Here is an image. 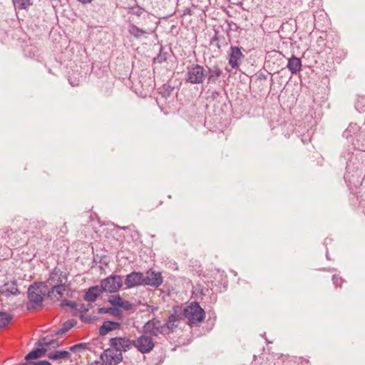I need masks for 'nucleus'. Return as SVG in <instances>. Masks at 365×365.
Instances as JSON below:
<instances>
[{
  "instance_id": "nucleus-1",
  "label": "nucleus",
  "mask_w": 365,
  "mask_h": 365,
  "mask_svg": "<svg viewBox=\"0 0 365 365\" xmlns=\"http://www.w3.org/2000/svg\"><path fill=\"white\" fill-rule=\"evenodd\" d=\"M361 128L356 123H350L348 128L343 132V137L345 138L352 145V147L341 153V160H344L346 163V173L344 174V178L346 181L348 179V173L354 171L355 163L354 162V150L359 145L355 143V140L359 141V139L364 135V133L360 131Z\"/></svg>"
},
{
  "instance_id": "nucleus-2",
  "label": "nucleus",
  "mask_w": 365,
  "mask_h": 365,
  "mask_svg": "<svg viewBox=\"0 0 365 365\" xmlns=\"http://www.w3.org/2000/svg\"><path fill=\"white\" fill-rule=\"evenodd\" d=\"M47 288L48 284L43 282H35L29 286L27 290V310L31 311L43 307Z\"/></svg>"
},
{
  "instance_id": "nucleus-3",
  "label": "nucleus",
  "mask_w": 365,
  "mask_h": 365,
  "mask_svg": "<svg viewBox=\"0 0 365 365\" xmlns=\"http://www.w3.org/2000/svg\"><path fill=\"white\" fill-rule=\"evenodd\" d=\"M207 77V69L204 66L192 63L186 67L184 80L190 84L203 83Z\"/></svg>"
},
{
  "instance_id": "nucleus-4",
  "label": "nucleus",
  "mask_w": 365,
  "mask_h": 365,
  "mask_svg": "<svg viewBox=\"0 0 365 365\" xmlns=\"http://www.w3.org/2000/svg\"><path fill=\"white\" fill-rule=\"evenodd\" d=\"M182 314L188 319L190 324L202 322L205 317L204 309L197 302H192L189 306L185 307Z\"/></svg>"
},
{
  "instance_id": "nucleus-5",
  "label": "nucleus",
  "mask_w": 365,
  "mask_h": 365,
  "mask_svg": "<svg viewBox=\"0 0 365 365\" xmlns=\"http://www.w3.org/2000/svg\"><path fill=\"white\" fill-rule=\"evenodd\" d=\"M123 279L120 275L111 274L101 282L100 287L103 292L114 293L122 287Z\"/></svg>"
},
{
  "instance_id": "nucleus-6",
  "label": "nucleus",
  "mask_w": 365,
  "mask_h": 365,
  "mask_svg": "<svg viewBox=\"0 0 365 365\" xmlns=\"http://www.w3.org/2000/svg\"><path fill=\"white\" fill-rule=\"evenodd\" d=\"M143 331L152 336H158L165 332L163 324L158 318H153L147 322L143 327Z\"/></svg>"
},
{
  "instance_id": "nucleus-7",
  "label": "nucleus",
  "mask_w": 365,
  "mask_h": 365,
  "mask_svg": "<svg viewBox=\"0 0 365 365\" xmlns=\"http://www.w3.org/2000/svg\"><path fill=\"white\" fill-rule=\"evenodd\" d=\"M67 281L68 274L63 272L59 268L55 267L51 271L46 283L48 284V287L55 286L58 287V285L66 284Z\"/></svg>"
},
{
  "instance_id": "nucleus-8",
  "label": "nucleus",
  "mask_w": 365,
  "mask_h": 365,
  "mask_svg": "<svg viewBox=\"0 0 365 365\" xmlns=\"http://www.w3.org/2000/svg\"><path fill=\"white\" fill-rule=\"evenodd\" d=\"M163 282V277L160 272L150 269L144 273V285L158 289Z\"/></svg>"
},
{
  "instance_id": "nucleus-9",
  "label": "nucleus",
  "mask_w": 365,
  "mask_h": 365,
  "mask_svg": "<svg viewBox=\"0 0 365 365\" xmlns=\"http://www.w3.org/2000/svg\"><path fill=\"white\" fill-rule=\"evenodd\" d=\"M110 348L118 352H126L130 350L133 346V341L127 337H113L108 341Z\"/></svg>"
},
{
  "instance_id": "nucleus-10",
  "label": "nucleus",
  "mask_w": 365,
  "mask_h": 365,
  "mask_svg": "<svg viewBox=\"0 0 365 365\" xmlns=\"http://www.w3.org/2000/svg\"><path fill=\"white\" fill-rule=\"evenodd\" d=\"M227 55L228 63L232 68L234 69L239 68L242 61L245 58V56L242 52V48L235 46H230V50L227 52Z\"/></svg>"
},
{
  "instance_id": "nucleus-11",
  "label": "nucleus",
  "mask_w": 365,
  "mask_h": 365,
  "mask_svg": "<svg viewBox=\"0 0 365 365\" xmlns=\"http://www.w3.org/2000/svg\"><path fill=\"white\" fill-rule=\"evenodd\" d=\"M133 346L142 354L151 351L154 347V342L150 336L141 335L133 341Z\"/></svg>"
},
{
  "instance_id": "nucleus-12",
  "label": "nucleus",
  "mask_w": 365,
  "mask_h": 365,
  "mask_svg": "<svg viewBox=\"0 0 365 365\" xmlns=\"http://www.w3.org/2000/svg\"><path fill=\"white\" fill-rule=\"evenodd\" d=\"M113 349L110 347L105 349L100 355V358L106 365H118L123 359V354L120 352L113 354Z\"/></svg>"
},
{
  "instance_id": "nucleus-13",
  "label": "nucleus",
  "mask_w": 365,
  "mask_h": 365,
  "mask_svg": "<svg viewBox=\"0 0 365 365\" xmlns=\"http://www.w3.org/2000/svg\"><path fill=\"white\" fill-rule=\"evenodd\" d=\"M125 284L128 288L144 285V273L135 271L130 272L125 277Z\"/></svg>"
},
{
  "instance_id": "nucleus-14",
  "label": "nucleus",
  "mask_w": 365,
  "mask_h": 365,
  "mask_svg": "<svg viewBox=\"0 0 365 365\" xmlns=\"http://www.w3.org/2000/svg\"><path fill=\"white\" fill-rule=\"evenodd\" d=\"M0 294L6 297L20 294L21 292L18 288L16 279H14L11 281H8L1 285L0 287Z\"/></svg>"
},
{
  "instance_id": "nucleus-15",
  "label": "nucleus",
  "mask_w": 365,
  "mask_h": 365,
  "mask_svg": "<svg viewBox=\"0 0 365 365\" xmlns=\"http://www.w3.org/2000/svg\"><path fill=\"white\" fill-rule=\"evenodd\" d=\"M182 315L181 308L178 307H173V313L168 317L167 323L163 324L165 330L168 329L170 331H173L175 327H177L175 322L180 319V317Z\"/></svg>"
},
{
  "instance_id": "nucleus-16",
  "label": "nucleus",
  "mask_w": 365,
  "mask_h": 365,
  "mask_svg": "<svg viewBox=\"0 0 365 365\" xmlns=\"http://www.w3.org/2000/svg\"><path fill=\"white\" fill-rule=\"evenodd\" d=\"M121 328V324L117 322L106 320L103 322V324L100 327L98 333L100 336H106L109 332L120 329Z\"/></svg>"
},
{
  "instance_id": "nucleus-17",
  "label": "nucleus",
  "mask_w": 365,
  "mask_h": 365,
  "mask_svg": "<svg viewBox=\"0 0 365 365\" xmlns=\"http://www.w3.org/2000/svg\"><path fill=\"white\" fill-rule=\"evenodd\" d=\"M222 75V71L217 64L207 67V77L208 83H215L220 77Z\"/></svg>"
},
{
  "instance_id": "nucleus-18",
  "label": "nucleus",
  "mask_w": 365,
  "mask_h": 365,
  "mask_svg": "<svg viewBox=\"0 0 365 365\" xmlns=\"http://www.w3.org/2000/svg\"><path fill=\"white\" fill-rule=\"evenodd\" d=\"M103 292L100 285L91 287L85 293L84 299L89 302H94Z\"/></svg>"
},
{
  "instance_id": "nucleus-19",
  "label": "nucleus",
  "mask_w": 365,
  "mask_h": 365,
  "mask_svg": "<svg viewBox=\"0 0 365 365\" xmlns=\"http://www.w3.org/2000/svg\"><path fill=\"white\" fill-rule=\"evenodd\" d=\"M287 67L292 73V74H296L301 70L302 61L300 58L296 57L295 56H292L289 58Z\"/></svg>"
},
{
  "instance_id": "nucleus-20",
  "label": "nucleus",
  "mask_w": 365,
  "mask_h": 365,
  "mask_svg": "<svg viewBox=\"0 0 365 365\" xmlns=\"http://www.w3.org/2000/svg\"><path fill=\"white\" fill-rule=\"evenodd\" d=\"M47 351V349L45 347H40L31 350L24 357L26 361H31L41 358L45 355Z\"/></svg>"
},
{
  "instance_id": "nucleus-21",
  "label": "nucleus",
  "mask_w": 365,
  "mask_h": 365,
  "mask_svg": "<svg viewBox=\"0 0 365 365\" xmlns=\"http://www.w3.org/2000/svg\"><path fill=\"white\" fill-rule=\"evenodd\" d=\"M98 312L99 314H110L118 318V319H121L123 317V312L120 309L111 307H101L98 309Z\"/></svg>"
},
{
  "instance_id": "nucleus-22",
  "label": "nucleus",
  "mask_w": 365,
  "mask_h": 365,
  "mask_svg": "<svg viewBox=\"0 0 365 365\" xmlns=\"http://www.w3.org/2000/svg\"><path fill=\"white\" fill-rule=\"evenodd\" d=\"M128 31L131 36H134L135 38L138 39L140 38L146 34L145 31L138 27L136 25L133 24H131L128 26Z\"/></svg>"
},
{
  "instance_id": "nucleus-23",
  "label": "nucleus",
  "mask_w": 365,
  "mask_h": 365,
  "mask_svg": "<svg viewBox=\"0 0 365 365\" xmlns=\"http://www.w3.org/2000/svg\"><path fill=\"white\" fill-rule=\"evenodd\" d=\"M225 42V36H220L217 31L215 30V35L211 38L210 46H215L220 51L221 50L222 44Z\"/></svg>"
},
{
  "instance_id": "nucleus-24",
  "label": "nucleus",
  "mask_w": 365,
  "mask_h": 365,
  "mask_svg": "<svg viewBox=\"0 0 365 365\" xmlns=\"http://www.w3.org/2000/svg\"><path fill=\"white\" fill-rule=\"evenodd\" d=\"M76 322L74 319H68L63 324L61 329L57 330L54 335H61L68 331L71 328H73L76 325Z\"/></svg>"
},
{
  "instance_id": "nucleus-25",
  "label": "nucleus",
  "mask_w": 365,
  "mask_h": 365,
  "mask_svg": "<svg viewBox=\"0 0 365 365\" xmlns=\"http://www.w3.org/2000/svg\"><path fill=\"white\" fill-rule=\"evenodd\" d=\"M71 354L67 350H59L55 352L49 353L47 356L51 360H58L60 359H66L70 356Z\"/></svg>"
},
{
  "instance_id": "nucleus-26",
  "label": "nucleus",
  "mask_w": 365,
  "mask_h": 365,
  "mask_svg": "<svg viewBox=\"0 0 365 365\" xmlns=\"http://www.w3.org/2000/svg\"><path fill=\"white\" fill-rule=\"evenodd\" d=\"M13 317L11 314L5 312H0V329L6 327L12 320Z\"/></svg>"
},
{
  "instance_id": "nucleus-27",
  "label": "nucleus",
  "mask_w": 365,
  "mask_h": 365,
  "mask_svg": "<svg viewBox=\"0 0 365 365\" xmlns=\"http://www.w3.org/2000/svg\"><path fill=\"white\" fill-rule=\"evenodd\" d=\"M16 9H27L31 5L30 0H12Z\"/></svg>"
},
{
  "instance_id": "nucleus-28",
  "label": "nucleus",
  "mask_w": 365,
  "mask_h": 365,
  "mask_svg": "<svg viewBox=\"0 0 365 365\" xmlns=\"http://www.w3.org/2000/svg\"><path fill=\"white\" fill-rule=\"evenodd\" d=\"M145 11V9L138 4H135L133 6L128 7V14L130 15H135L140 17L143 12Z\"/></svg>"
},
{
  "instance_id": "nucleus-29",
  "label": "nucleus",
  "mask_w": 365,
  "mask_h": 365,
  "mask_svg": "<svg viewBox=\"0 0 365 365\" xmlns=\"http://www.w3.org/2000/svg\"><path fill=\"white\" fill-rule=\"evenodd\" d=\"M168 53L165 51L163 46H160L158 56L154 58V62L162 63L168 59Z\"/></svg>"
},
{
  "instance_id": "nucleus-30",
  "label": "nucleus",
  "mask_w": 365,
  "mask_h": 365,
  "mask_svg": "<svg viewBox=\"0 0 365 365\" xmlns=\"http://www.w3.org/2000/svg\"><path fill=\"white\" fill-rule=\"evenodd\" d=\"M173 91V87L170 86V85L165 84L163 85L159 93L162 96V97L167 99L168 97H170Z\"/></svg>"
},
{
  "instance_id": "nucleus-31",
  "label": "nucleus",
  "mask_w": 365,
  "mask_h": 365,
  "mask_svg": "<svg viewBox=\"0 0 365 365\" xmlns=\"http://www.w3.org/2000/svg\"><path fill=\"white\" fill-rule=\"evenodd\" d=\"M122 297L118 294L112 296L108 299V302L113 305V307L119 309L122 302Z\"/></svg>"
},
{
  "instance_id": "nucleus-32",
  "label": "nucleus",
  "mask_w": 365,
  "mask_h": 365,
  "mask_svg": "<svg viewBox=\"0 0 365 365\" xmlns=\"http://www.w3.org/2000/svg\"><path fill=\"white\" fill-rule=\"evenodd\" d=\"M93 261L94 262H99L104 266H107L109 263V259L106 255L100 256L98 255H95L93 256Z\"/></svg>"
},
{
  "instance_id": "nucleus-33",
  "label": "nucleus",
  "mask_w": 365,
  "mask_h": 365,
  "mask_svg": "<svg viewBox=\"0 0 365 365\" xmlns=\"http://www.w3.org/2000/svg\"><path fill=\"white\" fill-rule=\"evenodd\" d=\"M334 55L335 60L339 63L342 59L345 58L346 52L344 49L336 48Z\"/></svg>"
},
{
  "instance_id": "nucleus-34",
  "label": "nucleus",
  "mask_w": 365,
  "mask_h": 365,
  "mask_svg": "<svg viewBox=\"0 0 365 365\" xmlns=\"http://www.w3.org/2000/svg\"><path fill=\"white\" fill-rule=\"evenodd\" d=\"M79 318H80L81 322H83L84 323H88V324H92L95 321L98 319V318L97 317H96V316L84 315L83 314H80Z\"/></svg>"
},
{
  "instance_id": "nucleus-35",
  "label": "nucleus",
  "mask_w": 365,
  "mask_h": 365,
  "mask_svg": "<svg viewBox=\"0 0 365 365\" xmlns=\"http://www.w3.org/2000/svg\"><path fill=\"white\" fill-rule=\"evenodd\" d=\"M88 347V344L86 343L82 342L73 346H70L69 350L73 352H81L84 349H86Z\"/></svg>"
},
{
  "instance_id": "nucleus-36",
  "label": "nucleus",
  "mask_w": 365,
  "mask_h": 365,
  "mask_svg": "<svg viewBox=\"0 0 365 365\" xmlns=\"http://www.w3.org/2000/svg\"><path fill=\"white\" fill-rule=\"evenodd\" d=\"M14 231L10 228H5L4 230H0V237L5 240H9L11 239V236L14 235Z\"/></svg>"
},
{
  "instance_id": "nucleus-37",
  "label": "nucleus",
  "mask_w": 365,
  "mask_h": 365,
  "mask_svg": "<svg viewBox=\"0 0 365 365\" xmlns=\"http://www.w3.org/2000/svg\"><path fill=\"white\" fill-rule=\"evenodd\" d=\"M51 339V336H46L44 337H42L36 342L35 345L40 347H43L44 346H49Z\"/></svg>"
},
{
  "instance_id": "nucleus-38",
  "label": "nucleus",
  "mask_w": 365,
  "mask_h": 365,
  "mask_svg": "<svg viewBox=\"0 0 365 365\" xmlns=\"http://www.w3.org/2000/svg\"><path fill=\"white\" fill-rule=\"evenodd\" d=\"M68 289H69V286L67 285L66 284L58 285V287H56V289H54L56 291V294H57L58 299L61 298L63 297V292L65 291L68 290Z\"/></svg>"
},
{
  "instance_id": "nucleus-39",
  "label": "nucleus",
  "mask_w": 365,
  "mask_h": 365,
  "mask_svg": "<svg viewBox=\"0 0 365 365\" xmlns=\"http://www.w3.org/2000/svg\"><path fill=\"white\" fill-rule=\"evenodd\" d=\"M60 307L61 308H64L65 307H69L71 309H77L78 304L76 302L63 299L60 303Z\"/></svg>"
},
{
  "instance_id": "nucleus-40",
  "label": "nucleus",
  "mask_w": 365,
  "mask_h": 365,
  "mask_svg": "<svg viewBox=\"0 0 365 365\" xmlns=\"http://www.w3.org/2000/svg\"><path fill=\"white\" fill-rule=\"evenodd\" d=\"M54 289H56V287L54 286V287H51V288L48 289L47 288L46 291H47V297L48 299H50L51 300H58V297H57V294L56 293V291Z\"/></svg>"
},
{
  "instance_id": "nucleus-41",
  "label": "nucleus",
  "mask_w": 365,
  "mask_h": 365,
  "mask_svg": "<svg viewBox=\"0 0 365 365\" xmlns=\"http://www.w3.org/2000/svg\"><path fill=\"white\" fill-rule=\"evenodd\" d=\"M355 108L360 113L365 111V97H362L361 100H358L355 103Z\"/></svg>"
},
{
  "instance_id": "nucleus-42",
  "label": "nucleus",
  "mask_w": 365,
  "mask_h": 365,
  "mask_svg": "<svg viewBox=\"0 0 365 365\" xmlns=\"http://www.w3.org/2000/svg\"><path fill=\"white\" fill-rule=\"evenodd\" d=\"M332 281H333V284H334V286L336 287H340L341 285V284L344 282V279L341 277H340L336 274L333 275Z\"/></svg>"
},
{
  "instance_id": "nucleus-43",
  "label": "nucleus",
  "mask_w": 365,
  "mask_h": 365,
  "mask_svg": "<svg viewBox=\"0 0 365 365\" xmlns=\"http://www.w3.org/2000/svg\"><path fill=\"white\" fill-rule=\"evenodd\" d=\"M120 308H123L125 310H131L133 308V305L128 301L122 300Z\"/></svg>"
},
{
  "instance_id": "nucleus-44",
  "label": "nucleus",
  "mask_w": 365,
  "mask_h": 365,
  "mask_svg": "<svg viewBox=\"0 0 365 365\" xmlns=\"http://www.w3.org/2000/svg\"><path fill=\"white\" fill-rule=\"evenodd\" d=\"M220 94L221 93L220 91H212L210 96H209L207 99H210L212 101H217Z\"/></svg>"
},
{
  "instance_id": "nucleus-45",
  "label": "nucleus",
  "mask_w": 365,
  "mask_h": 365,
  "mask_svg": "<svg viewBox=\"0 0 365 365\" xmlns=\"http://www.w3.org/2000/svg\"><path fill=\"white\" fill-rule=\"evenodd\" d=\"M257 80L259 81H265L267 79V75L262 71H258L256 74Z\"/></svg>"
},
{
  "instance_id": "nucleus-46",
  "label": "nucleus",
  "mask_w": 365,
  "mask_h": 365,
  "mask_svg": "<svg viewBox=\"0 0 365 365\" xmlns=\"http://www.w3.org/2000/svg\"><path fill=\"white\" fill-rule=\"evenodd\" d=\"M54 336H55L54 334L51 336L49 346H51L52 348H53V349H56L60 346V344L58 340L53 339V337Z\"/></svg>"
},
{
  "instance_id": "nucleus-47",
  "label": "nucleus",
  "mask_w": 365,
  "mask_h": 365,
  "mask_svg": "<svg viewBox=\"0 0 365 365\" xmlns=\"http://www.w3.org/2000/svg\"><path fill=\"white\" fill-rule=\"evenodd\" d=\"M32 365H52L48 360H41L37 361H33Z\"/></svg>"
},
{
  "instance_id": "nucleus-48",
  "label": "nucleus",
  "mask_w": 365,
  "mask_h": 365,
  "mask_svg": "<svg viewBox=\"0 0 365 365\" xmlns=\"http://www.w3.org/2000/svg\"><path fill=\"white\" fill-rule=\"evenodd\" d=\"M89 310V308L86 306L84 304H81L79 305V308H78V311H80L81 312H88Z\"/></svg>"
},
{
  "instance_id": "nucleus-49",
  "label": "nucleus",
  "mask_w": 365,
  "mask_h": 365,
  "mask_svg": "<svg viewBox=\"0 0 365 365\" xmlns=\"http://www.w3.org/2000/svg\"><path fill=\"white\" fill-rule=\"evenodd\" d=\"M191 6L192 8H202V6L200 4L198 0H192L191 1Z\"/></svg>"
},
{
  "instance_id": "nucleus-50",
  "label": "nucleus",
  "mask_w": 365,
  "mask_h": 365,
  "mask_svg": "<svg viewBox=\"0 0 365 365\" xmlns=\"http://www.w3.org/2000/svg\"><path fill=\"white\" fill-rule=\"evenodd\" d=\"M68 81L72 86H78L79 85L78 80L75 79L74 81H72V79L70 78Z\"/></svg>"
},
{
  "instance_id": "nucleus-51",
  "label": "nucleus",
  "mask_w": 365,
  "mask_h": 365,
  "mask_svg": "<svg viewBox=\"0 0 365 365\" xmlns=\"http://www.w3.org/2000/svg\"><path fill=\"white\" fill-rule=\"evenodd\" d=\"M183 15H192V11L190 8H186L183 11Z\"/></svg>"
},
{
  "instance_id": "nucleus-52",
  "label": "nucleus",
  "mask_w": 365,
  "mask_h": 365,
  "mask_svg": "<svg viewBox=\"0 0 365 365\" xmlns=\"http://www.w3.org/2000/svg\"><path fill=\"white\" fill-rule=\"evenodd\" d=\"M78 2L83 4H87L91 3L93 0H77Z\"/></svg>"
},
{
  "instance_id": "nucleus-53",
  "label": "nucleus",
  "mask_w": 365,
  "mask_h": 365,
  "mask_svg": "<svg viewBox=\"0 0 365 365\" xmlns=\"http://www.w3.org/2000/svg\"><path fill=\"white\" fill-rule=\"evenodd\" d=\"M321 0H312V4H317V5H320L321 4Z\"/></svg>"
},
{
  "instance_id": "nucleus-54",
  "label": "nucleus",
  "mask_w": 365,
  "mask_h": 365,
  "mask_svg": "<svg viewBox=\"0 0 365 365\" xmlns=\"http://www.w3.org/2000/svg\"><path fill=\"white\" fill-rule=\"evenodd\" d=\"M32 362L31 361H26V362L21 363L19 365H32Z\"/></svg>"
},
{
  "instance_id": "nucleus-55",
  "label": "nucleus",
  "mask_w": 365,
  "mask_h": 365,
  "mask_svg": "<svg viewBox=\"0 0 365 365\" xmlns=\"http://www.w3.org/2000/svg\"><path fill=\"white\" fill-rule=\"evenodd\" d=\"M326 257H327V259L328 260H329V259H330V258H329V252H328V250H327Z\"/></svg>"
},
{
  "instance_id": "nucleus-56",
  "label": "nucleus",
  "mask_w": 365,
  "mask_h": 365,
  "mask_svg": "<svg viewBox=\"0 0 365 365\" xmlns=\"http://www.w3.org/2000/svg\"><path fill=\"white\" fill-rule=\"evenodd\" d=\"M128 227H122L123 230H125Z\"/></svg>"
},
{
  "instance_id": "nucleus-57",
  "label": "nucleus",
  "mask_w": 365,
  "mask_h": 365,
  "mask_svg": "<svg viewBox=\"0 0 365 365\" xmlns=\"http://www.w3.org/2000/svg\"><path fill=\"white\" fill-rule=\"evenodd\" d=\"M48 72H49L50 73H52V72H51V70L50 68L48 69Z\"/></svg>"
}]
</instances>
